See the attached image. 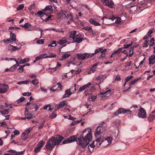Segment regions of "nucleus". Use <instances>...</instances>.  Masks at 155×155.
I'll list each match as a JSON object with an SVG mask.
<instances>
[{
	"label": "nucleus",
	"instance_id": "16",
	"mask_svg": "<svg viewBox=\"0 0 155 155\" xmlns=\"http://www.w3.org/2000/svg\"><path fill=\"white\" fill-rule=\"evenodd\" d=\"M104 138L103 136L100 137V138H98L95 141H94L95 142H98V144H96V146L97 147H99L102 143H103L102 144L103 146L104 145Z\"/></svg>",
	"mask_w": 155,
	"mask_h": 155
},
{
	"label": "nucleus",
	"instance_id": "35",
	"mask_svg": "<svg viewBox=\"0 0 155 155\" xmlns=\"http://www.w3.org/2000/svg\"><path fill=\"white\" fill-rule=\"evenodd\" d=\"M31 26V25L28 23H25L23 25H20L21 26L24 27L26 29H28V31H31L32 30V29H31L29 28V27Z\"/></svg>",
	"mask_w": 155,
	"mask_h": 155
},
{
	"label": "nucleus",
	"instance_id": "60",
	"mask_svg": "<svg viewBox=\"0 0 155 155\" xmlns=\"http://www.w3.org/2000/svg\"><path fill=\"white\" fill-rule=\"evenodd\" d=\"M44 42V39H41L37 41L36 43L37 44H43Z\"/></svg>",
	"mask_w": 155,
	"mask_h": 155
},
{
	"label": "nucleus",
	"instance_id": "54",
	"mask_svg": "<svg viewBox=\"0 0 155 155\" xmlns=\"http://www.w3.org/2000/svg\"><path fill=\"white\" fill-rule=\"evenodd\" d=\"M24 7V5L23 4L20 5L17 8V11H19L22 9Z\"/></svg>",
	"mask_w": 155,
	"mask_h": 155
},
{
	"label": "nucleus",
	"instance_id": "4",
	"mask_svg": "<svg viewBox=\"0 0 155 155\" xmlns=\"http://www.w3.org/2000/svg\"><path fill=\"white\" fill-rule=\"evenodd\" d=\"M106 130V127L104 125L102 124H100L99 126H98L96 130L94 133V135L95 137H97L98 135H100L101 133L104 132Z\"/></svg>",
	"mask_w": 155,
	"mask_h": 155
},
{
	"label": "nucleus",
	"instance_id": "45",
	"mask_svg": "<svg viewBox=\"0 0 155 155\" xmlns=\"http://www.w3.org/2000/svg\"><path fill=\"white\" fill-rule=\"evenodd\" d=\"M81 120H78L77 121H74L72 122L71 124H70V126H74V125L77 124L79 123L80 122H81Z\"/></svg>",
	"mask_w": 155,
	"mask_h": 155
},
{
	"label": "nucleus",
	"instance_id": "29",
	"mask_svg": "<svg viewBox=\"0 0 155 155\" xmlns=\"http://www.w3.org/2000/svg\"><path fill=\"white\" fill-rule=\"evenodd\" d=\"M149 64H153L155 63V55H151L149 58Z\"/></svg>",
	"mask_w": 155,
	"mask_h": 155
},
{
	"label": "nucleus",
	"instance_id": "49",
	"mask_svg": "<svg viewBox=\"0 0 155 155\" xmlns=\"http://www.w3.org/2000/svg\"><path fill=\"white\" fill-rule=\"evenodd\" d=\"M70 55V54L67 53H64L62 57V60L68 58Z\"/></svg>",
	"mask_w": 155,
	"mask_h": 155
},
{
	"label": "nucleus",
	"instance_id": "12",
	"mask_svg": "<svg viewBox=\"0 0 155 155\" xmlns=\"http://www.w3.org/2000/svg\"><path fill=\"white\" fill-rule=\"evenodd\" d=\"M68 104V102L66 100H63L57 104L55 106L56 109L58 110L60 108L66 106Z\"/></svg>",
	"mask_w": 155,
	"mask_h": 155
},
{
	"label": "nucleus",
	"instance_id": "64",
	"mask_svg": "<svg viewBox=\"0 0 155 155\" xmlns=\"http://www.w3.org/2000/svg\"><path fill=\"white\" fill-rule=\"evenodd\" d=\"M148 41L146 40L144 44H143V47H147L148 46Z\"/></svg>",
	"mask_w": 155,
	"mask_h": 155
},
{
	"label": "nucleus",
	"instance_id": "33",
	"mask_svg": "<svg viewBox=\"0 0 155 155\" xmlns=\"http://www.w3.org/2000/svg\"><path fill=\"white\" fill-rule=\"evenodd\" d=\"M45 144V142L44 140H41L40 141L37 145V146L40 147L41 149L44 146Z\"/></svg>",
	"mask_w": 155,
	"mask_h": 155
},
{
	"label": "nucleus",
	"instance_id": "30",
	"mask_svg": "<svg viewBox=\"0 0 155 155\" xmlns=\"http://www.w3.org/2000/svg\"><path fill=\"white\" fill-rule=\"evenodd\" d=\"M8 49L9 50H11V51H15L17 50H18L19 48H18L15 46H13L11 45H9L8 47Z\"/></svg>",
	"mask_w": 155,
	"mask_h": 155
},
{
	"label": "nucleus",
	"instance_id": "55",
	"mask_svg": "<svg viewBox=\"0 0 155 155\" xmlns=\"http://www.w3.org/2000/svg\"><path fill=\"white\" fill-rule=\"evenodd\" d=\"M44 14V12L42 11H38L37 13L35 14L36 16H39L40 15H42Z\"/></svg>",
	"mask_w": 155,
	"mask_h": 155
},
{
	"label": "nucleus",
	"instance_id": "13",
	"mask_svg": "<svg viewBox=\"0 0 155 155\" xmlns=\"http://www.w3.org/2000/svg\"><path fill=\"white\" fill-rule=\"evenodd\" d=\"M112 140V137H108L107 138H105L104 142V145L103 147H105L110 144L111 143Z\"/></svg>",
	"mask_w": 155,
	"mask_h": 155
},
{
	"label": "nucleus",
	"instance_id": "57",
	"mask_svg": "<svg viewBox=\"0 0 155 155\" xmlns=\"http://www.w3.org/2000/svg\"><path fill=\"white\" fill-rule=\"evenodd\" d=\"M56 32L63 33L64 32V31L63 30L62 28H61L60 29H56Z\"/></svg>",
	"mask_w": 155,
	"mask_h": 155
},
{
	"label": "nucleus",
	"instance_id": "3",
	"mask_svg": "<svg viewBox=\"0 0 155 155\" xmlns=\"http://www.w3.org/2000/svg\"><path fill=\"white\" fill-rule=\"evenodd\" d=\"M98 22L100 23V22H103V23L105 24V25H109V24H107V23H104V20L105 19H106V20H105L106 21H109L110 20H111L112 21H114V20L116 18L114 17H113L112 18H108L107 17H103L102 18L100 16H97L95 18H94Z\"/></svg>",
	"mask_w": 155,
	"mask_h": 155
},
{
	"label": "nucleus",
	"instance_id": "39",
	"mask_svg": "<svg viewBox=\"0 0 155 155\" xmlns=\"http://www.w3.org/2000/svg\"><path fill=\"white\" fill-rule=\"evenodd\" d=\"M18 66V65H17V64L14 65L9 69V71H14Z\"/></svg>",
	"mask_w": 155,
	"mask_h": 155
},
{
	"label": "nucleus",
	"instance_id": "43",
	"mask_svg": "<svg viewBox=\"0 0 155 155\" xmlns=\"http://www.w3.org/2000/svg\"><path fill=\"white\" fill-rule=\"evenodd\" d=\"M107 77V76H105L104 75H102L100 76H98L96 78V79L97 80L99 79H104L106 78Z\"/></svg>",
	"mask_w": 155,
	"mask_h": 155
},
{
	"label": "nucleus",
	"instance_id": "40",
	"mask_svg": "<svg viewBox=\"0 0 155 155\" xmlns=\"http://www.w3.org/2000/svg\"><path fill=\"white\" fill-rule=\"evenodd\" d=\"M31 83L34 85H36L39 83V80L37 78H35L31 81Z\"/></svg>",
	"mask_w": 155,
	"mask_h": 155
},
{
	"label": "nucleus",
	"instance_id": "50",
	"mask_svg": "<svg viewBox=\"0 0 155 155\" xmlns=\"http://www.w3.org/2000/svg\"><path fill=\"white\" fill-rule=\"evenodd\" d=\"M41 149L40 147L36 146V147L34 151L35 153H37L40 151Z\"/></svg>",
	"mask_w": 155,
	"mask_h": 155
},
{
	"label": "nucleus",
	"instance_id": "44",
	"mask_svg": "<svg viewBox=\"0 0 155 155\" xmlns=\"http://www.w3.org/2000/svg\"><path fill=\"white\" fill-rule=\"evenodd\" d=\"M155 117L154 116L152 115H150L148 117L147 119L149 122H151L153 121Z\"/></svg>",
	"mask_w": 155,
	"mask_h": 155
},
{
	"label": "nucleus",
	"instance_id": "27",
	"mask_svg": "<svg viewBox=\"0 0 155 155\" xmlns=\"http://www.w3.org/2000/svg\"><path fill=\"white\" fill-rule=\"evenodd\" d=\"M72 93L71 92V89H69L65 91V95L63 97V98L68 97Z\"/></svg>",
	"mask_w": 155,
	"mask_h": 155
},
{
	"label": "nucleus",
	"instance_id": "28",
	"mask_svg": "<svg viewBox=\"0 0 155 155\" xmlns=\"http://www.w3.org/2000/svg\"><path fill=\"white\" fill-rule=\"evenodd\" d=\"M97 95H93L91 94L88 98V99L90 101H94L96 99Z\"/></svg>",
	"mask_w": 155,
	"mask_h": 155
},
{
	"label": "nucleus",
	"instance_id": "25",
	"mask_svg": "<svg viewBox=\"0 0 155 155\" xmlns=\"http://www.w3.org/2000/svg\"><path fill=\"white\" fill-rule=\"evenodd\" d=\"M154 30V28H151L150 29L148 32V34L145 36L144 38V39H146L147 38L150 37H151V35L152 33L153 32Z\"/></svg>",
	"mask_w": 155,
	"mask_h": 155
},
{
	"label": "nucleus",
	"instance_id": "46",
	"mask_svg": "<svg viewBox=\"0 0 155 155\" xmlns=\"http://www.w3.org/2000/svg\"><path fill=\"white\" fill-rule=\"evenodd\" d=\"M8 152L10 153V155H16V151L15 150H10L8 151Z\"/></svg>",
	"mask_w": 155,
	"mask_h": 155
},
{
	"label": "nucleus",
	"instance_id": "61",
	"mask_svg": "<svg viewBox=\"0 0 155 155\" xmlns=\"http://www.w3.org/2000/svg\"><path fill=\"white\" fill-rule=\"evenodd\" d=\"M67 14V12L65 11L61 10L60 12V14L62 15V17H64V16H66Z\"/></svg>",
	"mask_w": 155,
	"mask_h": 155
},
{
	"label": "nucleus",
	"instance_id": "37",
	"mask_svg": "<svg viewBox=\"0 0 155 155\" xmlns=\"http://www.w3.org/2000/svg\"><path fill=\"white\" fill-rule=\"evenodd\" d=\"M67 42V40L65 39L59 40L58 41V43L60 45H62Z\"/></svg>",
	"mask_w": 155,
	"mask_h": 155
},
{
	"label": "nucleus",
	"instance_id": "24",
	"mask_svg": "<svg viewBox=\"0 0 155 155\" xmlns=\"http://www.w3.org/2000/svg\"><path fill=\"white\" fill-rule=\"evenodd\" d=\"M18 60L20 61L19 62H18L19 65L20 64H22L27 62L29 61V58H26L22 59L20 58L18 59Z\"/></svg>",
	"mask_w": 155,
	"mask_h": 155
},
{
	"label": "nucleus",
	"instance_id": "21",
	"mask_svg": "<svg viewBox=\"0 0 155 155\" xmlns=\"http://www.w3.org/2000/svg\"><path fill=\"white\" fill-rule=\"evenodd\" d=\"M97 64H94L93 66L91 68L89 71H88L87 72L88 74H90L91 73H93L96 71V68Z\"/></svg>",
	"mask_w": 155,
	"mask_h": 155
},
{
	"label": "nucleus",
	"instance_id": "56",
	"mask_svg": "<svg viewBox=\"0 0 155 155\" xmlns=\"http://www.w3.org/2000/svg\"><path fill=\"white\" fill-rule=\"evenodd\" d=\"M25 150L23 151H21L20 152H17L16 151V155H23L24 153Z\"/></svg>",
	"mask_w": 155,
	"mask_h": 155
},
{
	"label": "nucleus",
	"instance_id": "2",
	"mask_svg": "<svg viewBox=\"0 0 155 155\" xmlns=\"http://www.w3.org/2000/svg\"><path fill=\"white\" fill-rule=\"evenodd\" d=\"M63 139V137L61 136L58 135V137H52L48 140L45 146V147L48 150L51 151L54 148L55 146L58 145Z\"/></svg>",
	"mask_w": 155,
	"mask_h": 155
},
{
	"label": "nucleus",
	"instance_id": "9",
	"mask_svg": "<svg viewBox=\"0 0 155 155\" xmlns=\"http://www.w3.org/2000/svg\"><path fill=\"white\" fill-rule=\"evenodd\" d=\"M140 118H142L147 117V114L145 110L141 107H140L137 115Z\"/></svg>",
	"mask_w": 155,
	"mask_h": 155
},
{
	"label": "nucleus",
	"instance_id": "20",
	"mask_svg": "<svg viewBox=\"0 0 155 155\" xmlns=\"http://www.w3.org/2000/svg\"><path fill=\"white\" fill-rule=\"evenodd\" d=\"M95 142L93 141L91 144H90L88 146V151L90 152H92L94 150V148L95 146L94 144Z\"/></svg>",
	"mask_w": 155,
	"mask_h": 155
},
{
	"label": "nucleus",
	"instance_id": "53",
	"mask_svg": "<svg viewBox=\"0 0 155 155\" xmlns=\"http://www.w3.org/2000/svg\"><path fill=\"white\" fill-rule=\"evenodd\" d=\"M57 84L58 85V87L57 88V91H60L62 90V86L61 84H60V83H57Z\"/></svg>",
	"mask_w": 155,
	"mask_h": 155
},
{
	"label": "nucleus",
	"instance_id": "26",
	"mask_svg": "<svg viewBox=\"0 0 155 155\" xmlns=\"http://www.w3.org/2000/svg\"><path fill=\"white\" fill-rule=\"evenodd\" d=\"M77 32L76 31H73L71 32L70 34V37L72 38L74 40L76 39L75 36L77 35Z\"/></svg>",
	"mask_w": 155,
	"mask_h": 155
},
{
	"label": "nucleus",
	"instance_id": "14",
	"mask_svg": "<svg viewBox=\"0 0 155 155\" xmlns=\"http://www.w3.org/2000/svg\"><path fill=\"white\" fill-rule=\"evenodd\" d=\"M129 111V109L126 110L124 108H121L119 109L114 114L115 116H117L120 114H124Z\"/></svg>",
	"mask_w": 155,
	"mask_h": 155
},
{
	"label": "nucleus",
	"instance_id": "38",
	"mask_svg": "<svg viewBox=\"0 0 155 155\" xmlns=\"http://www.w3.org/2000/svg\"><path fill=\"white\" fill-rule=\"evenodd\" d=\"M52 6L50 5H48V6H46L44 9H43L42 10L43 11H51L52 10Z\"/></svg>",
	"mask_w": 155,
	"mask_h": 155
},
{
	"label": "nucleus",
	"instance_id": "42",
	"mask_svg": "<svg viewBox=\"0 0 155 155\" xmlns=\"http://www.w3.org/2000/svg\"><path fill=\"white\" fill-rule=\"evenodd\" d=\"M141 78H140L134 80H132L131 82L129 83V85H131L134 84L137 81L141 79Z\"/></svg>",
	"mask_w": 155,
	"mask_h": 155
},
{
	"label": "nucleus",
	"instance_id": "47",
	"mask_svg": "<svg viewBox=\"0 0 155 155\" xmlns=\"http://www.w3.org/2000/svg\"><path fill=\"white\" fill-rule=\"evenodd\" d=\"M133 76H128L125 78L124 80L125 81H126V82H127L130 80H131L132 78H133Z\"/></svg>",
	"mask_w": 155,
	"mask_h": 155
},
{
	"label": "nucleus",
	"instance_id": "58",
	"mask_svg": "<svg viewBox=\"0 0 155 155\" xmlns=\"http://www.w3.org/2000/svg\"><path fill=\"white\" fill-rule=\"evenodd\" d=\"M92 84L91 82H89L87 84H85L84 85L85 89L89 88L91 85Z\"/></svg>",
	"mask_w": 155,
	"mask_h": 155
},
{
	"label": "nucleus",
	"instance_id": "6",
	"mask_svg": "<svg viewBox=\"0 0 155 155\" xmlns=\"http://www.w3.org/2000/svg\"><path fill=\"white\" fill-rule=\"evenodd\" d=\"M9 88L7 84H0V93H5L8 91Z\"/></svg>",
	"mask_w": 155,
	"mask_h": 155
},
{
	"label": "nucleus",
	"instance_id": "36",
	"mask_svg": "<svg viewBox=\"0 0 155 155\" xmlns=\"http://www.w3.org/2000/svg\"><path fill=\"white\" fill-rule=\"evenodd\" d=\"M122 49L121 48H119L117 50L114 51L113 53V54H114L115 56L117 55L118 54H119L120 53L122 52Z\"/></svg>",
	"mask_w": 155,
	"mask_h": 155
},
{
	"label": "nucleus",
	"instance_id": "15",
	"mask_svg": "<svg viewBox=\"0 0 155 155\" xmlns=\"http://www.w3.org/2000/svg\"><path fill=\"white\" fill-rule=\"evenodd\" d=\"M76 39H75L73 42L71 43H74L75 42H77L78 43H79L82 42V41L84 40V38L81 37V35L80 34L78 33L76 36H75Z\"/></svg>",
	"mask_w": 155,
	"mask_h": 155
},
{
	"label": "nucleus",
	"instance_id": "34",
	"mask_svg": "<svg viewBox=\"0 0 155 155\" xmlns=\"http://www.w3.org/2000/svg\"><path fill=\"white\" fill-rule=\"evenodd\" d=\"M46 55V54H42L39 55L38 56L35 58L36 60H37L38 61L42 58H45V56Z\"/></svg>",
	"mask_w": 155,
	"mask_h": 155
},
{
	"label": "nucleus",
	"instance_id": "62",
	"mask_svg": "<svg viewBox=\"0 0 155 155\" xmlns=\"http://www.w3.org/2000/svg\"><path fill=\"white\" fill-rule=\"evenodd\" d=\"M0 126H2L3 127H6L7 126V125L5 121H3L0 123Z\"/></svg>",
	"mask_w": 155,
	"mask_h": 155
},
{
	"label": "nucleus",
	"instance_id": "19",
	"mask_svg": "<svg viewBox=\"0 0 155 155\" xmlns=\"http://www.w3.org/2000/svg\"><path fill=\"white\" fill-rule=\"evenodd\" d=\"M29 108L30 110H32L35 109L34 111L36 112L38 109V105L36 103H32L31 104Z\"/></svg>",
	"mask_w": 155,
	"mask_h": 155
},
{
	"label": "nucleus",
	"instance_id": "8",
	"mask_svg": "<svg viewBox=\"0 0 155 155\" xmlns=\"http://www.w3.org/2000/svg\"><path fill=\"white\" fill-rule=\"evenodd\" d=\"M16 40V35L15 34L12 32H10V37L9 39H4L3 41L5 43H7V42L10 43L13 42Z\"/></svg>",
	"mask_w": 155,
	"mask_h": 155
},
{
	"label": "nucleus",
	"instance_id": "7",
	"mask_svg": "<svg viewBox=\"0 0 155 155\" xmlns=\"http://www.w3.org/2000/svg\"><path fill=\"white\" fill-rule=\"evenodd\" d=\"M103 5L112 8L114 7V4L112 0H101Z\"/></svg>",
	"mask_w": 155,
	"mask_h": 155
},
{
	"label": "nucleus",
	"instance_id": "48",
	"mask_svg": "<svg viewBox=\"0 0 155 155\" xmlns=\"http://www.w3.org/2000/svg\"><path fill=\"white\" fill-rule=\"evenodd\" d=\"M35 4H32L29 6L28 9L31 11H33L35 9Z\"/></svg>",
	"mask_w": 155,
	"mask_h": 155
},
{
	"label": "nucleus",
	"instance_id": "10",
	"mask_svg": "<svg viewBox=\"0 0 155 155\" xmlns=\"http://www.w3.org/2000/svg\"><path fill=\"white\" fill-rule=\"evenodd\" d=\"M76 141H77V138L75 136H71L68 138L64 140L62 143L63 144L70 143Z\"/></svg>",
	"mask_w": 155,
	"mask_h": 155
},
{
	"label": "nucleus",
	"instance_id": "22",
	"mask_svg": "<svg viewBox=\"0 0 155 155\" xmlns=\"http://www.w3.org/2000/svg\"><path fill=\"white\" fill-rule=\"evenodd\" d=\"M137 107V105H133L132 107H130V110H129L130 111L129 114H132V113H136L137 111L136 110V108Z\"/></svg>",
	"mask_w": 155,
	"mask_h": 155
},
{
	"label": "nucleus",
	"instance_id": "17",
	"mask_svg": "<svg viewBox=\"0 0 155 155\" xmlns=\"http://www.w3.org/2000/svg\"><path fill=\"white\" fill-rule=\"evenodd\" d=\"M81 68L77 66L75 69L71 70V72L72 74H79L81 72Z\"/></svg>",
	"mask_w": 155,
	"mask_h": 155
},
{
	"label": "nucleus",
	"instance_id": "32",
	"mask_svg": "<svg viewBox=\"0 0 155 155\" xmlns=\"http://www.w3.org/2000/svg\"><path fill=\"white\" fill-rule=\"evenodd\" d=\"M102 49H103V48H100L97 49L95 51L94 53H89L91 57H93L94 56V54L99 53V52L101 51Z\"/></svg>",
	"mask_w": 155,
	"mask_h": 155
},
{
	"label": "nucleus",
	"instance_id": "63",
	"mask_svg": "<svg viewBox=\"0 0 155 155\" xmlns=\"http://www.w3.org/2000/svg\"><path fill=\"white\" fill-rule=\"evenodd\" d=\"M121 21V19L119 17L117 18L115 23L117 24H119Z\"/></svg>",
	"mask_w": 155,
	"mask_h": 155
},
{
	"label": "nucleus",
	"instance_id": "5",
	"mask_svg": "<svg viewBox=\"0 0 155 155\" xmlns=\"http://www.w3.org/2000/svg\"><path fill=\"white\" fill-rule=\"evenodd\" d=\"M77 58L78 59L83 60L85 59H87L89 58H91L89 53H85L83 54H80L78 53L76 54Z\"/></svg>",
	"mask_w": 155,
	"mask_h": 155
},
{
	"label": "nucleus",
	"instance_id": "41",
	"mask_svg": "<svg viewBox=\"0 0 155 155\" xmlns=\"http://www.w3.org/2000/svg\"><path fill=\"white\" fill-rule=\"evenodd\" d=\"M33 128L32 127H29L28 129H27L25 131V132L23 133H24L26 135H28L30 132L32 130Z\"/></svg>",
	"mask_w": 155,
	"mask_h": 155
},
{
	"label": "nucleus",
	"instance_id": "11",
	"mask_svg": "<svg viewBox=\"0 0 155 155\" xmlns=\"http://www.w3.org/2000/svg\"><path fill=\"white\" fill-rule=\"evenodd\" d=\"M110 91L111 90L108 89L104 92H101L100 94L102 95L101 97V99L104 100L109 97L111 95Z\"/></svg>",
	"mask_w": 155,
	"mask_h": 155
},
{
	"label": "nucleus",
	"instance_id": "23",
	"mask_svg": "<svg viewBox=\"0 0 155 155\" xmlns=\"http://www.w3.org/2000/svg\"><path fill=\"white\" fill-rule=\"evenodd\" d=\"M48 54H46V55H45V58H53L55 57L56 56V55L53 53L49 51L48 52Z\"/></svg>",
	"mask_w": 155,
	"mask_h": 155
},
{
	"label": "nucleus",
	"instance_id": "18",
	"mask_svg": "<svg viewBox=\"0 0 155 155\" xmlns=\"http://www.w3.org/2000/svg\"><path fill=\"white\" fill-rule=\"evenodd\" d=\"M89 21L91 23L95 26H100L101 25V23L97 21L94 18H90L89 20Z\"/></svg>",
	"mask_w": 155,
	"mask_h": 155
},
{
	"label": "nucleus",
	"instance_id": "31",
	"mask_svg": "<svg viewBox=\"0 0 155 155\" xmlns=\"http://www.w3.org/2000/svg\"><path fill=\"white\" fill-rule=\"evenodd\" d=\"M9 109H6L5 110H0V112L2 115L5 116V115L9 113Z\"/></svg>",
	"mask_w": 155,
	"mask_h": 155
},
{
	"label": "nucleus",
	"instance_id": "59",
	"mask_svg": "<svg viewBox=\"0 0 155 155\" xmlns=\"http://www.w3.org/2000/svg\"><path fill=\"white\" fill-rule=\"evenodd\" d=\"M24 97H22L17 100V102L18 103H20L21 102L23 101L24 100Z\"/></svg>",
	"mask_w": 155,
	"mask_h": 155
},
{
	"label": "nucleus",
	"instance_id": "52",
	"mask_svg": "<svg viewBox=\"0 0 155 155\" xmlns=\"http://www.w3.org/2000/svg\"><path fill=\"white\" fill-rule=\"evenodd\" d=\"M29 115L30 116V117H27V116H26V117L25 118H21V120H25L26 119H30L32 118V116L31 115V114H30Z\"/></svg>",
	"mask_w": 155,
	"mask_h": 155
},
{
	"label": "nucleus",
	"instance_id": "1",
	"mask_svg": "<svg viewBox=\"0 0 155 155\" xmlns=\"http://www.w3.org/2000/svg\"><path fill=\"white\" fill-rule=\"evenodd\" d=\"M91 130V129H85L84 130L83 132V134L85 132H87L86 135L84 137L83 136L81 135L80 138L78 139L77 143L78 144L81 146L83 148L85 147L91 140L92 139Z\"/></svg>",
	"mask_w": 155,
	"mask_h": 155
},
{
	"label": "nucleus",
	"instance_id": "51",
	"mask_svg": "<svg viewBox=\"0 0 155 155\" xmlns=\"http://www.w3.org/2000/svg\"><path fill=\"white\" fill-rule=\"evenodd\" d=\"M133 48H130L129 50V52H128L129 53V55L130 57H131L134 53L133 52Z\"/></svg>",
	"mask_w": 155,
	"mask_h": 155
}]
</instances>
